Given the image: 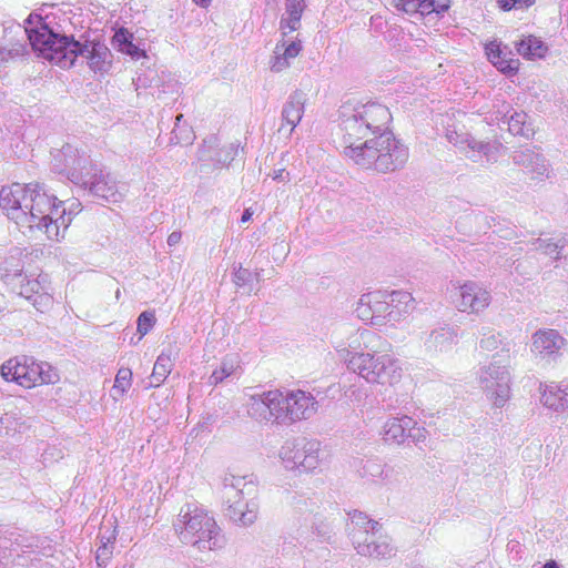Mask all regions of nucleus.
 I'll use <instances>...</instances> for the list:
<instances>
[{
  "label": "nucleus",
  "instance_id": "nucleus-1",
  "mask_svg": "<svg viewBox=\"0 0 568 568\" xmlns=\"http://www.w3.org/2000/svg\"><path fill=\"white\" fill-rule=\"evenodd\" d=\"M344 154L364 169L379 173L402 169L408 160V148L389 130L392 113L378 102L357 104L341 111Z\"/></svg>",
  "mask_w": 568,
  "mask_h": 568
},
{
  "label": "nucleus",
  "instance_id": "nucleus-2",
  "mask_svg": "<svg viewBox=\"0 0 568 568\" xmlns=\"http://www.w3.org/2000/svg\"><path fill=\"white\" fill-rule=\"evenodd\" d=\"M57 197L49 195L39 183H13L0 190V207L16 224L43 231L49 240H59L72 221L71 214L81 211L80 202H72L67 214L60 210Z\"/></svg>",
  "mask_w": 568,
  "mask_h": 568
},
{
  "label": "nucleus",
  "instance_id": "nucleus-3",
  "mask_svg": "<svg viewBox=\"0 0 568 568\" xmlns=\"http://www.w3.org/2000/svg\"><path fill=\"white\" fill-rule=\"evenodd\" d=\"M181 542L199 550H213L223 546V537L213 517L195 505L186 504L173 523Z\"/></svg>",
  "mask_w": 568,
  "mask_h": 568
},
{
  "label": "nucleus",
  "instance_id": "nucleus-4",
  "mask_svg": "<svg viewBox=\"0 0 568 568\" xmlns=\"http://www.w3.org/2000/svg\"><path fill=\"white\" fill-rule=\"evenodd\" d=\"M58 50L50 62L63 69L73 67L78 59H82L94 72L105 73L112 65V53L109 48L95 40H75L73 36H63L58 41Z\"/></svg>",
  "mask_w": 568,
  "mask_h": 568
},
{
  "label": "nucleus",
  "instance_id": "nucleus-5",
  "mask_svg": "<svg viewBox=\"0 0 568 568\" xmlns=\"http://www.w3.org/2000/svg\"><path fill=\"white\" fill-rule=\"evenodd\" d=\"M347 368L368 383L394 385L402 378L399 361L388 354L352 353L346 348L338 351Z\"/></svg>",
  "mask_w": 568,
  "mask_h": 568
},
{
  "label": "nucleus",
  "instance_id": "nucleus-6",
  "mask_svg": "<svg viewBox=\"0 0 568 568\" xmlns=\"http://www.w3.org/2000/svg\"><path fill=\"white\" fill-rule=\"evenodd\" d=\"M255 494L256 487L253 481H247L245 477H226L223 487L225 516L237 526L252 525L257 518L258 510L253 498Z\"/></svg>",
  "mask_w": 568,
  "mask_h": 568
},
{
  "label": "nucleus",
  "instance_id": "nucleus-7",
  "mask_svg": "<svg viewBox=\"0 0 568 568\" xmlns=\"http://www.w3.org/2000/svg\"><path fill=\"white\" fill-rule=\"evenodd\" d=\"M0 275L3 282L11 287L13 292L32 301L34 307L45 306L51 302L50 295L44 292V287L39 278H29L22 273V265L19 261L7 260L0 265Z\"/></svg>",
  "mask_w": 568,
  "mask_h": 568
},
{
  "label": "nucleus",
  "instance_id": "nucleus-8",
  "mask_svg": "<svg viewBox=\"0 0 568 568\" xmlns=\"http://www.w3.org/2000/svg\"><path fill=\"white\" fill-rule=\"evenodd\" d=\"M494 356L489 365L483 366L478 372L480 387L493 399L496 407H503L510 395V374L506 364Z\"/></svg>",
  "mask_w": 568,
  "mask_h": 568
},
{
  "label": "nucleus",
  "instance_id": "nucleus-9",
  "mask_svg": "<svg viewBox=\"0 0 568 568\" xmlns=\"http://www.w3.org/2000/svg\"><path fill=\"white\" fill-rule=\"evenodd\" d=\"M320 443L306 438L288 439L280 450V457L287 469L312 471L320 463Z\"/></svg>",
  "mask_w": 568,
  "mask_h": 568
},
{
  "label": "nucleus",
  "instance_id": "nucleus-10",
  "mask_svg": "<svg viewBox=\"0 0 568 568\" xmlns=\"http://www.w3.org/2000/svg\"><path fill=\"white\" fill-rule=\"evenodd\" d=\"M377 526H381L378 521L369 519L362 511L355 510L351 516V523L347 524L348 536L359 555L375 559H388L395 554L394 547H388L382 542L369 550V546L364 544L367 540V530L377 529Z\"/></svg>",
  "mask_w": 568,
  "mask_h": 568
},
{
  "label": "nucleus",
  "instance_id": "nucleus-11",
  "mask_svg": "<svg viewBox=\"0 0 568 568\" xmlns=\"http://www.w3.org/2000/svg\"><path fill=\"white\" fill-rule=\"evenodd\" d=\"M78 185L88 190L91 195L111 203L121 202L128 191L124 183L119 184L109 172L99 169L93 162Z\"/></svg>",
  "mask_w": 568,
  "mask_h": 568
},
{
  "label": "nucleus",
  "instance_id": "nucleus-12",
  "mask_svg": "<svg viewBox=\"0 0 568 568\" xmlns=\"http://www.w3.org/2000/svg\"><path fill=\"white\" fill-rule=\"evenodd\" d=\"M24 32L32 49L40 57L51 61L53 53L58 50V41L64 34L54 32L40 14L30 13L24 21Z\"/></svg>",
  "mask_w": 568,
  "mask_h": 568
},
{
  "label": "nucleus",
  "instance_id": "nucleus-13",
  "mask_svg": "<svg viewBox=\"0 0 568 568\" xmlns=\"http://www.w3.org/2000/svg\"><path fill=\"white\" fill-rule=\"evenodd\" d=\"M92 160L73 145L67 143L52 152L51 169L53 172L65 175L69 181L78 185Z\"/></svg>",
  "mask_w": 568,
  "mask_h": 568
},
{
  "label": "nucleus",
  "instance_id": "nucleus-14",
  "mask_svg": "<svg viewBox=\"0 0 568 568\" xmlns=\"http://www.w3.org/2000/svg\"><path fill=\"white\" fill-rule=\"evenodd\" d=\"M282 403H284V393L280 389L251 394L245 405L246 413L256 422L280 424Z\"/></svg>",
  "mask_w": 568,
  "mask_h": 568
},
{
  "label": "nucleus",
  "instance_id": "nucleus-15",
  "mask_svg": "<svg viewBox=\"0 0 568 568\" xmlns=\"http://www.w3.org/2000/svg\"><path fill=\"white\" fill-rule=\"evenodd\" d=\"M318 402L311 394L302 389L284 393V403L280 414V424H292L297 420L308 419L316 414Z\"/></svg>",
  "mask_w": 568,
  "mask_h": 568
},
{
  "label": "nucleus",
  "instance_id": "nucleus-16",
  "mask_svg": "<svg viewBox=\"0 0 568 568\" xmlns=\"http://www.w3.org/2000/svg\"><path fill=\"white\" fill-rule=\"evenodd\" d=\"M446 138L449 143L458 146L460 150L466 151V155L474 161L476 156H484L488 162H495L498 156L500 143L478 141L469 133L458 132L456 130H448Z\"/></svg>",
  "mask_w": 568,
  "mask_h": 568
},
{
  "label": "nucleus",
  "instance_id": "nucleus-17",
  "mask_svg": "<svg viewBox=\"0 0 568 568\" xmlns=\"http://www.w3.org/2000/svg\"><path fill=\"white\" fill-rule=\"evenodd\" d=\"M490 292L477 282H466L458 287L455 306L459 312L479 314L490 304Z\"/></svg>",
  "mask_w": 568,
  "mask_h": 568
},
{
  "label": "nucleus",
  "instance_id": "nucleus-18",
  "mask_svg": "<svg viewBox=\"0 0 568 568\" xmlns=\"http://www.w3.org/2000/svg\"><path fill=\"white\" fill-rule=\"evenodd\" d=\"M420 342L426 355L437 356L449 352L458 343V331L454 326L443 324L424 332Z\"/></svg>",
  "mask_w": 568,
  "mask_h": 568
},
{
  "label": "nucleus",
  "instance_id": "nucleus-19",
  "mask_svg": "<svg viewBox=\"0 0 568 568\" xmlns=\"http://www.w3.org/2000/svg\"><path fill=\"white\" fill-rule=\"evenodd\" d=\"M566 345V338L556 329H539L532 335L531 352L540 359L555 362Z\"/></svg>",
  "mask_w": 568,
  "mask_h": 568
},
{
  "label": "nucleus",
  "instance_id": "nucleus-20",
  "mask_svg": "<svg viewBox=\"0 0 568 568\" xmlns=\"http://www.w3.org/2000/svg\"><path fill=\"white\" fill-rule=\"evenodd\" d=\"M216 138L210 136L204 140V146L199 151V160L211 161L217 168L227 166L235 159L239 152V145L230 143L216 149Z\"/></svg>",
  "mask_w": 568,
  "mask_h": 568
},
{
  "label": "nucleus",
  "instance_id": "nucleus-21",
  "mask_svg": "<svg viewBox=\"0 0 568 568\" xmlns=\"http://www.w3.org/2000/svg\"><path fill=\"white\" fill-rule=\"evenodd\" d=\"M306 101L307 94L302 90H295L288 95L282 108V124L280 130H282L284 125H288V134H292L293 130L300 124L303 118Z\"/></svg>",
  "mask_w": 568,
  "mask_h": 568
},
{
  "label": "nucleus",
  "instance_id": "nucleus-22",
  "mask_svg": "<svg viewBox=\"0 0 568 568\" xmlns=\"http://www.w3.org/2000/svg\"><path fill=\"white\" fill-rule=\"evenodd\" d=\"M59 379L57 371L47 362H38L29 356L26 378L22 379L21 386L32 388L42 384H53Z\"/></svg>",
  "mask_w": 568,
  "mask_h": 568
},
{
  "label": "nucleus",
  "instance_id": "nucleus-23",
  "mask_svg": "<svg viewBox=\"0 0 568 568\" xmlns=\"http://www.w3.org/2000/svg\"><path fill=\"white\" fill-rule=\"evenodd\" d=\"M513 161L516 165L523 166L528 173L532 174V179L548 176V163L542 154L530 149L515 151Z\"/></svg>",
  "mask_w": 568,
  "mask_h": 568
},
{
  "label": "nucleus",
  "instance_id": "nucleus-24",
  "mask_svg": "<svg viewBox=\"0 0 568 568\" xmlns=\"http://www.w3.org/2000/svg\"><path fill=\"white\" fill-rule=\"evenodd\" d=\"M395 7L406 13L427 16L444 14L450 8V0H395Z\"/></svg>",
  "mask_w": 568,
  "mask_h": 568
},
{
  "label": "nucleus",
  "instance_id": "nucleus-25",
  "mask_svg": "<svg viewBox=\"0 0 568 568\" xmlns=\"http://www.w3.org/2000/svg\"><path fill=\"white\" fill-rule=\"evenodd\" d=\"M357 474L372 483H388L394 469L383 464L379 459L368 458L355 462Z\"/></svg>",
  "mask_w": 568,
  "mask_h": 568
},
{
  "label": "nucleus",
  "instance_id": "nucleus-26",
  "mask_svg": "<svg viewBox=\"0 0 568 568\" xmlns=\"http://www.w3.org/2000/svg\"><path fill=\"white\" fill-rule=\"evenodd\" d=\"M510 106L508 104H503V110L498 111V113L503 114L499 119V125L506 124L508 126V131L514 135H521L525 138H529L534 134V129L530 123L527 122L528 115L525 112H516L508 115Z\"/></svg>",
  "mask_w": 568,
  "mask_h": 568
},
{
  "label": "nucleus",
  "instance_id": "nucleus-27",
  "mask_svg": "<svg viewBox=\"0 0 568 568\" xmlns=\"http://www.w3.org/2000/svg\"><path fill=\"white\" fill-rule=\"evenodd\" d=\"M135 85L136 90L140 88H149L151 90V94L160 99L163 94L172 92L175 83L170 80L166 81L164 72H162V77H160L156 71L149 70L138 77Z\"/></svg>",
  "mask_w": 568,
  "mask_h": 568
},
{
  "label": "nucleus",
  "instance_id": "nucleus-28",
  "mask_svg": "<svg viewBox=\"0 0 568 568\" xmlns=\"http://www.w3.org/2000/svg\"><path fill=\"white\" fill-rule=\"evenodd\" d=\"M386 292H373L368 293L366 298L367 303H373V313L375 314V325L382 326L385 324L394 325L397 323V318H393V308L390 306L389 298L385 297Z\"/></svg>",
  "mask_w": 568,
  "mask_h": 568
},
{
  "label": "nucleus",
  "instance_id": "nucleus-29",
  "mask_svg": "<svg viewBox=\"0 0 568 568\" xmlns=\"http://www.w3.org/2000/svg\"><path fill=\"white\" fill-rule=\"evenodd\" d=\"M112 43L119 52L131 57L132 60L138 61L146 55L145 49L134 43L133 33L129 32L125 28H120L115 31Z\"/></svg>",
  "mask_w": 568,
  "mask_h": 568
},
{
  "label": "nucleus",
  "instance_id": "nucleus-30",
  "mask_svg": "<svg viewBox=\"0 0 568 568\" xmlns=\"http://www.w3.org/2000/svg\"><path fill=\"white\" fill-rule=\"evenodd\" d=\"M540 400L546 407L556 412L568 409V384L547 385Z\"/></svg>",
  "mask_w": 568,
  "mask_h": 568
},
{
  "label": "nucleus",
  "instance_id": "nucleus-31",
  "mask_svg": "<svg viewBox=\"0 0 568 568\" xmlns=\"http://www.w3.org/2000/svg\"><path fill=\"white\" fill-rule=\"evenodd\" d=\"M413 426V418L409 416L393 417L384 424V440L387 443L402 444L407 438V429Z\"/></svg>",
  "mask_w": 568,
  "mask_h": 568
},
{
  "label": "nucleus",
  "instance_id": "nucleus-32",
  "mask_svg": "<svg viewBox=\"0 0 568 568\" xmlns=\"http://www.w3.org/2000/svg\"><path fill=\"white\" fill-rule=\"evenodd\" d=\"M305 9V0H285V13L287 17H282L280 21V29L283 32V37L287 36L286 29L290 31L300 29L302 14Z\"/></svg>",
  "mask_w": 568,
  "mask_h": 568
},
{
  "label": "nucleus",
  "instance_id": "nucleus-33",
  "mask_svg": "<svg viewBox=\"0 0 568 568\" xmlns=\"http://www.w3.org/2000/svg\"><path fill=\"white\" fill-rule=\"evenodd\" d=\"M29 356L20 355L4 362L0 367L1 376L7 382H16L21 386L22 379L26 378Z\"/></svg>",
  "mask_w": 568,
  "mask_h": 568
},
{
  "label": "nucleus",
  "instance_id": "nucleus-34",
  "mask_svg": "<svg viewBox=\"0 0 568 568\" xmlns=\"http://www.w3.org/2000/svg\"><path fill=\"white\" fill-rule=\"evenodd\" d=\"M385 297L389 298L393 308V318H397L398 322L414 310V298L408 292H386Z\"/></svg>",
  "mask_w": 568,
  "mask_h": 568
},
{
  "label": "nucleus",
  "instance_id": "nucleus-35",
  "mask_svg": "<svg viewBox=\"0 0 568 568\" xmlns=\"http://www.w3.org/2000/svg\"><path fill=\"white\" fill-rule=\"evenodd\" d=\"M517 51L526 59H541L546 55L548 48L538 38L529 36L517 43Z\"/></svg>",
  "mask_w": 568,
  "mask_h": 568
},
{
  "label": "nucleus",
  "instance_id": "nucleus-36",
  "mask_svg": "<svg viewBox=\"0 0 568 568\" xmlns=\"http://www.w3.org/2000/svg\"><path fill=\"white\" fill-rule=\"evenodd\" d=\"M172 366H173V364H172L170 356H168L163 353L161 355H159V357L154 364L152 375L150 377L149 386L150 387H159L165 381L168 375L171 373Z\"/></svg>",
  "mask_w": 568,
  "mask_h": 568
},
{
  "label": "nucleus",
  "instance_id": "nucleus-37",
  "mask_svg": "<svg viewBox=\"0 0 568 568\" xmlns=\"http://www.w3.org/2000/svg\"><path fill=\"white\" fill-rule=\"evenodd\" d=\"M532 245L535 250L542 252L555 260H560L566 246V239L554 242L551 239H537Z\"/></svg>",
  "mask_w": 568,
  "mask_h": 568
},
{
  "label": "nucleus",
  "instance_id": "nucleus-38",
  "mask_svg": "<svg viewBox=\"0 0 568 568\" xmlns=\"http://www.w3.org/2000/svg\"><path fill=\"white\" fill-rule=\"evenodd\" d=\"M239 367L236 356H226L221 365L213 371L210 376V383L217 385L222 383L226 377L233 375Z\"/></svg>",
  "mask_w": 568,
  "mask_h": 568
},
{
  "label": "nucleus",
  "instance_id": "nucleus-39",
  "mask_svg": "<svg viewBox=\"0 0 568 568\" xmlns=\"http://www.w3.org/2000/svg\"><path fill=\"white\" fill-rule=\"evenodd\" d=\"M479 335L481 336L479 346L483 349L495 351L501 343L500 334L488 326H483L479 329Z\"/></svg>",
  "mask_w": 568,
  "mask_h": 568
},
{
  "label": "nucleus",
  "instance_id": "nucleus-40",
  "mask_svg": "<svg viewBox=\"0 0 568 568\" xmlns=\"http://www.w3.org/2000/svg\"><path fill=\"white\" fill-rule=\"evenodd\" d=\"M131 379L132 371L125 367L120 368L113 385L114 394L122 396L131 386Z\"/></svg>",
  "mask_w": 568,
  "mask_h": 568
},
{
  "label": "nucleus",
  "instance_id": "nucleus-41",
  "mask_svg": "<svg viewBox=\"0 0 568 568\" xmlns=\"http://www.w3.org/2000/svg\"><path fill=\"white\" fill-rule=\"evenodd\" d=\"M115 540L114 531L109 536L106 541H103L97 550L95 560L99 567H105L111 559L113 544Z\"/></svg>",
  "mask_w": 568,
  "mask_h": 568
},
{
  "label": "nucleus",
  "instance_id": "nucleus-42",
  "mask_svg": "<svg viewBox=\"0 0 568 568\" xmlns=\"http://www.w3.org/2000/svg\"><path fill=\"white\" fill-rule=\"evenodd\" d=\"M368 297V293L361 296L357 307L355 310L357 317L362 321L369 322L372 325H375V314L373 313V303H367L366 300Z\"/></svg>",
  "mask_w": 568,
  "mask_h": 568
},
{
  "label": "nucleus",
  "instance_id": "nucleus-43",
  "mask_svg": "<svg viewBox=\"0 0 568 568\" xmlns=\"http://www.w3.org/2000/svg\"><path fill=\"white\" fill-rule=\"evenodd\" d=\"M27 53V44L20 41L11 43L9 47H0V60L8 61L22 57Z\"/></svg>",
  "mask_w": 568,
  "mask_h": 568
},
{
  "label": "nucleus",
  "instance_id": "nucleus-44",
  "mask_svg": "<svg viewBox=\"0 0 568 568\" xmlns=\"http://www.w3.org/2000/svg\"><path fill=\"white\" fill-rule=\"evenodd\" d=\"M156 322L155 313L153 311H144L142 312L136 321L138 324V333L140 337L146 335L154 326Z\"/></svg>",
  "mask_w": 568,
  "mask_h": 568
},
{
  "label": "nucleus",
  "instance_id": "nucleus-45",
  "mask_svg": "<svg viewBox=\"0 0 568 568\" xmlns=\"http://www.w3.org/2000/svg\"><path fill=\"white\" fill-rule=\"evenodd\" d=\"M500 72L505 74H515L519 69V60L518 59H507L503 53L499 59L494 60L491 62Z\"/></svg>",
  "mask_w": 568,
  "mask_h": 568
},
{
  "label": "nucleus",
  "instance_id": "nucleus-46",
  "mask_svg": "<svg viewBox=\"0 0 568 568\" xmlns=\"http://www.w3.org/2000/svg\"><path fill=\"white\" fill-rule=\"evenodd\" d=\"M367 540L364 544L369 546V550L376 548V546L382 542L386 544L388 547H393L389 537L382 534V526H377V529L367 530Z\"/></svg>",
  "mask_w": 568,
  "mask_h": 568
},
{
  "label": "nucleus",
  "instance_id": "nucleus-47",
  "mask_svg": "<svg viewBox=\"0 0 568 568\" xmlns=\"http://www.w3.org/2000/svg\"><path fill=\"white\" fill-rule=\"evenodd\" d=\"M498 6L504 11L511 9H525L529 8L535 3V0H497Z\"/></svg>",
  "mask_w": 568,
  "mask_h": 568
},
{
  "label": "nucleus",
  "instance_id": "nucleus-48",
  "mask_svg": "<svg viewBox=\"0 0 568 568\" xmlns=\"http://www.w3.org/2000/svg\"><path fill=\"white\" fill-rule=\"evenodd\" d=\"M274 58L271 64V70L274 72H281L290 65V60L280 50V43L276 44L274 51Z\"/></svg>",
  "mask_w": 568,
  "mask_h": 568
},
{
  "label": "nucleus",
  "instance_id": "nucleus-49",
  "mask_svg": "<svg viewBox=\"0 0 568 568\" xmlns=\"http://www.w3.org/2000/svg\"><path fill=\"white\" fill-rule=\"evenodd\" d=\"M280 50L288 60L294 59L302 50V42L300 40H295L286 45L285 41H283L280 43Z\"/></svg>",
  "mask_w": 568,
  "mask_h": 568
},
{
  "label": "nucleus",
  "instance_id": "nucleus-50",
  "mask_svg": "<svg viewBox=\"0 0 568 568\" xmlns=\"http://www.w3.org/2000/svg\"><path fill=\"white\" fill-rule=\"evenodd\" d=\"M428 432L417 425V423L413 419V426L407 429V438H410L415 444H419L425 442L427 438Z\"/></svg>",
  "mask_w": 568,
  "mask_h": 568
},
{
  "label": "nucleus",
  "instance_id": "nucleus-51",
  "mask_svg": "<svg viewBox=\"0 0 568 568\" xmlns=\"http://www.w3.org/2000/svg\"><path fill=\"white\" fill-rule=\"evenodd\" d=\"M486 54L490 62H494V60L499 59L503 54V50L500 49V45L493 41L486 44Z\"/></svg>",
  "mask_w": 568,
  "mask_h": 568
},
{
  "label": "nucleus",
  "instance_id": "nucleus-52",
  "mask_svg": "<svg viewBox=\"0 0 568 568\" xmlns=\"http://www.w3.org/2000/svg\"><path fill=\"white\" fill-rule=\"evenodd\" d=\"M233 276H234V283L239 286H242L248 281L251 273L246 268L239 267V270H236L234 272Z\"/></svg>",
  "mask_w": 568,
  "mask_h": 568
},
{
  "label": "nucleus",
  "instance_id": "nucleus-53",
  "mask_svg": "<svg viewBox=\"0 0 568 568\" xmlns=\"http://www.w3.org/2000/svg\"><path fill=\"white\" fill-rule=\"evenodd\" d=\"M181 237H182L181 232H172V233L168 236V245H169V246H175L176 244H179V243H180Z\"/></svg>",
  "mask_w": 568,
  "mask_h": 568
},
{
  "label": "nucleus",
  "instance_id": "nucleus-54",
  "mask_svg": "<svg viewBox=\"0 0 568 568\" xmlns=\"http://www.w3.org/2000/svg\"><path fill=\"white\" fill-rule=\"evenodd\" d=\"M287 175H288V173H286L284 169H280V170L274 171L273 179L277 180V181H284L285 176H287Z\"/></svg>",
  "mask_w": 568,
  "mask_h": 568
},
{
  "label": "nucleus",
  "instance_id": "nucleus-55",
  "mask_svg": "<svg viewBox=\"0 0 568 568\" xmlns=\"http://www.w3.org/2000/svg\"><path fill=\"white\" fill-rule=\"evenodd\" d=\"M252 215H253V213L251 212V210L250 209H245L243 214H242L241 222L242 223L248 222L252 219Z\"/></svg>",
  "mask_w": 568,
  "mask_h": 568
},
{
  "label": "nucleus",
  "instance_id": "nucleus-56",
  "mask_svg": "<svg viewBox=\"0 0 568 568\" xmlns=\"http://www.w3.org/2000/svg\"><path fill=\"white\" fill-rule=\"evenodd\" d=\"M542 568H559V566L555 560H549L542 566Z\"/></svg>",
  "mask_w": 568,
  "mask_h": 568
},
{
  "label": "nucleus",
  "instance_id": "nucleus-57",
  "mask_svg": "<svg viewBox=\"0 0 568 568\" xmlns=\"http://www.w3.org/2000/svg\"><path fill=\"white\" fill-rule=\"evenodd\" d=\"M182 119H183V114L176 115V118H175V126L179 125V123L182 121Z\"/></svg>",
  "mask_w": 568,
  "mask_h": 568
},
{
  "label": "nucleus",
  "instance_id": "nucleus-58",
  "mask_svg": "<svg viewBox=\"0 0 568 568\" xmlns=\"http://www.w3.org/2000/svg\"><path fill=\"white\" fill-rule=\"evenodd\" d=\"M196 3H200L201 7H206L207 6V1L206 0H203V2H197V0H194Z\"/></svg>",
  "mask_w": 568,
  "mask_h": 568
},
{
  "label": "nucleus",
  "instance_id": "nucleus-59",
  "mask_svg": "<svg viewBox=\"0 0 568 568\" xmlns=\"http://www.w3.org/2000/svg\"><path fill=\"white\" fill-rule=\"evenodd\" d=\"M109 537H105V536H101V545H103V541H106Z\"/></svg>",
  "mask_w": 568,
  "mask_h": 568
}]
</instances>
